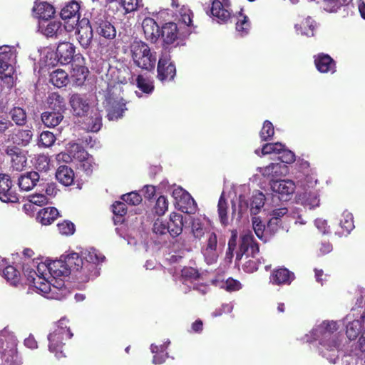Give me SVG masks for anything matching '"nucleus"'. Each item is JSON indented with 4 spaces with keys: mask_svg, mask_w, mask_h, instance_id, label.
Listing matches in <instances>:
<instances>
[{
    "mask_svg": "<svg viewBox=\"0 0 365 365\" xmlns=\"http://www.w3.org/2000/svg\"><path fill=\"white\" fill-rule=\"evenodd\" d=\"M105 257L94 248L83 250L81 255L70 252L59 259L38 262L23 266V272L36 292L48 299L61 300L68 293L63 278L73 272L79 282H86L99 275L98 264Z\"/></svg>",
    "mask_w": 365,
    "mask_h": 365,
    "instance_id": "1",
    "label": "nucleus"
},
{
    "mask_svg": "<svg viewBox=\"0 0 365 365\" xmlns=\"http://www.w3.org/2000/svg\"><path fill=\"white\" fill-rule=\"evenodd\" d=\"M340 324L336 321H324L307 335V341L318 342L317 351L329 362L336 364L341 349V336L337 332Z\"/></svg>",
    "mask_w": 365,
    "mask_h": 365,
    "instance_id": "2",
    "label": "nucleus"
},
{
    "mask_svg": "<svg viewBox=\"0 0 365 365\" xmlns=\"http://www.w3.org/2000/svg\"><path fill=\"white\" fill-rule=\"evenodd\" d=\"M259 252L258 245L255 242L254 237L250 231L245 232L241 236V241L239 250L236 253V264L245 256L246 260L242 265L245 272L252 273L257 270L258 263L254 259L256 255Z\"/></svg>",
    "mask_w": 365,
    "mask_h": 365,
    "instance_id": "3",
    "label": "nucleus"
},
{
    "mask_svg": "<svg viewBox=\"0 0 365 365\" xmlns=\"http://www.w3.org/2000/svg\"><path fill=\"white\" fill-rule=\"evenodd\" d=\"M72 336L73 333L70 329L68 319L66 317L61 318L48 334L49 351L53 353L58 359L64 357L63 347Z\"/></svg>",
    "mask_w": 365,
    "mask_h": 365,
    "instance_id": "4",
    "label": "nucleus"
},
{
    "mask_svg": "<svg viewBox=\"0 0 365 365\" xmlns=\"http://www.w3.org/2000/svg\"><path fill=\"white\" fill-rule=\"evenodd\" d=\"M16 57L14 47L7 45L0 46V93L5 89L9 90L14 86Z\"/></svg>",
    "mask_w": 365,
    "mask_h": 365,
    "instance_id": "5",
    "label": "nucleus"
},
{
    "mask_svg": "<svg viewBox=\"0 0 365 365\" xmlns=\"http://www.w3.org/2000/svg\"><path fill=\"white\" fill-rule=\"evenodd\" d=\"M132 59L138 67L150 71L155 68L157 55L154 50L141 40L135 39L130 46Z\"/></svg>",
    "mask_w": 365,
    "mask_h": 365,
    "instance_id": "6",
    "label": "nucleus"
},
{
    "mask_svg": "<svg viewBox=\"0 0 365 365\" xmlns=\"http://www.w3.org/2000/svg\"><path fill=\"white\" fill-rule=\"evenodd\" d=\"M304 192L297 195V202L304 207L309 210L318 207L320 205V199L318 190L314 187L318 180L314 174L307 175L303 179L297 181Z\"/></svg>",
    "mask_w": 365,
    "mask_h": 365,
    "instance_id": "7",
    "label": "nucleus"
},
{
    "mask_svg": "<svg viewBox=\"0 0 365 365\" xmlns=\"http://www.w3.org/2000/svg\"><path fill=\"white\" fill-rule=\"evenodd\" d=\"M0 365H21L16 339L13 336L6 339L2 333L0 334Z\"/></svg>",
    "mask_w": 365,
    "mask_h": 365,
    "instance_id": "8",
    "label": "nucleus"
},
{
    "mask_svg": "<svg viewBox=\"0 0 365 365\" xmlns=\"http://www.w3.org/2000/svg\"><path fill=\"white\" fill-rule=\"evenodd\" d=\"M365 319V310L363 308L352 309L344 319L346 326V334L349 339H355L361 333Z\"/></svg>",
    "mask_w": 365,
    "mask_h": 365,
    "instance_id": "9",
    "label": "nucleus"
},
{
    "mask_svg": "<svg viewBox=\"0 0 365 365\" xmlns=\"http://www.w3.org/2000/svg\"><path fill=\"white\" fill-rule=\"evenodd\" d=\"M182 284L192 287L201 294H205L209 291V285L204 282L202 276L193 267H184L181 271Z\"/></svg>",
    "mask_w": 365,
    "mask_h": 365,
    "instance_id": "10",
    "label": "nucleus"
},
{
    "mask_svg": "<svg viewBox=\"0 0 365 365\" xmlns=\"http://www.w3.org/2000/svg\"><path fill=\"white\" fill-rule=\"evenodd\" d=\"M63 26L60 21H42L39 23L38 31L47 37H55L56 38H63L66 36L67 31L73 29V24L68 22Z\"/></svg>",
    "mask_w": 365,
    "mask_h": 365,
    "instance_id": "11",
    "label": "nucleus"
},
{
    "mask_svg": "<svg viewBox=\"0 0 365 365\" xmlns=\"http://www.w3.org/2000/svg\"><path fill=\"white\" fill-rule=\"evenodd\" d=\"M265 201L264 195L260 191H255L253 192L251 202L250 205V210L252 215L258 214L261 209L263 207ZM249 205L245 200V197L240 194L239 196V205H238V217H242V215L247 211Z\"/></svg>",
    "mask_w": 365,
    "mask_h": 365,
    "instance_id": "12",
    "label": "nucleus"
},
{
    "mask_svg": "<svg viewBox=\"0 0 365 365\" xmlns=\"http://www.w3.org/2000/svg\"><path fill=\"white\" fill-rule=\"evenodd\" d=\"M158 76L159 81L164 83L172 81L175 74V66L171 62L170 55L168 52L162 53L158 63Z\"/></svg>",
    "mask_w": 365,
    "mask_h": 365,
    "instance_id": "13",
    "label": "nucleus"
},
{
    "mask_svg": "<svg viewBox=\"0 0 365 365\" xmlns=\"http://www.w3.org/2000/svg\"><path fill=\"white\" fill-rule=\"evenodd\" d=\"M93 30L96 34L106 39L112 40L116 36V29L113 24L105 16H99L93 19Z\"/></svg>",
    "mask_w": 365,
    "mask_h": 365,
    "instance_id": "14",
    "label": "nucleus"
},
{
    "mask_svg": "<svg viewBox=\"0 0 365 365\" xmlns=\"http://www.w3.org/2000/svg\"><path fill=\"white\" fill-rule=\"evenodd\" d=\"M270 186L272 190L284 201L290 200L296 190L295 182L289 179L270 180Z\"/></svg>",
    "mask_w": 365,
    "mask_h": 365,
    "instance_id": "15",
    "label": "nucleus"
},
{
    "mask_svg": "<svg viewBox=\"0 0 365 365\" xmlns=\"http://www.w3.org/2000/svg\"><path fill=\"white\" fill-rule=\"evenodd\" d=\"M76 25V34L80 45L88 48L93 40V25H91L87 19H82Z\"/></svg>",
    "mask_w": 365,
    "mask_h": 365,
    "instance_id": "16",
    "label": "nucleus"
},
{
    "mask_svg": "<svg viewBox=\"0 0 365 365\" xmlns=\"http://www.w3.org/2000/svg\"><path fill=\"white\" fill-rule=\"evenodd\" d=\"M107 117L109 120H116L123 116L127 110L125 102L122 98L108 96L106 98Z\"/></svg>",
    "mask_w": 365,
    "mask_h": 365,
    "instance_id": "17",
    "label": "nucleus"
},
{
    "mask_svg": "<svg viewBox=\"0 0 365 365\" xmlns=\"http://www.w3.org/2000/svg\"><path fill=\"white\" fill-rule=\"evenodd\" d=\"M0 200L6 203H15L19 201V197L12 188L10 178L6 174L0 175Z\"/></svg>",
    "mask_w": 365,
    "mask_h": 365,
    "instance_id": "18",
    "label": "nucleus"
},
{
    "mask_svg": "<svg viewBox=\"0 0 365 365\" xmlns=\"http://www.w3.org/2000/svg\"><path fill=\"white\" fill-rule=\"evenodd\" d=\"M257 170L264 178L275 180V178L285 176L289 173V168L281 163H272L265 167L257 168Z\"/></svg>",
    "mask_w": 365,
    "mask_h": 365,
    "instance_id": "19",
    "label": "nucleus"
},
{
    "mask_svg": "<svg viewBox=\"0 0 365 365\" xmlns=\"http://www.w3.org/2000/svg\"><path fill=\"white\" fill-rule=\"evenodd\" d=\"M294 272L282 267L272 272L269 277V283L273 285H289L294 280Z\"/></svg>",
    "mask_w": 365,
    "mask_h": 365,
    "instance_id": "20",
    "label": "nucleus"
},
{
    "mask_svg": "<svg viewBox=\"0 0 365 365\" xmlns=\"http://www.w3.org/2000/svg\"><path fill=\"white\" fill-rule=\"evenodd\" d=\"M74 53L75 46L71 43L63 41L58 45L56 56L60 63L66 65L72 61Z\"/></svg>",
    "mask_w": 365,
    "mask_h": 365,
    "instance_id": "21",
    "label": "nucleus"
},
{
    "mask_svg": "<svg viewBox=\"0 0 365 365\" xmlns=\"http://www.w3.org/2000/svg\"><path fill=\"white\" fill-rule=\"evenodd\" d=\"M6 153L11 158V167L17 171L22 170L26 165V158L21 150L15 146L7 147Z\"/></svg>",
    "mask_w": 365,
    "mask_h": 365,
    "instance_id": "22",
    "label": "nucleus"
},
{
    "mask_svg": "<svg viewBox=\"0 0 365 365\" xmlns=\"http://www.w3.org/2000/svg\"><path fill=\"white\" fill-rule=\"evenodd\" d=\"M314 63L321 73H334L336 71V63L332 58L324 53H319L314 56Z\"/></svg>",
    "mask_w": 365,
    "mask_h": 365,
    "instance_id": "23",
    "label": "nucleus"
},
{
    "mask_svg": "<svg viewBox=\"0 0 365 365\" xmlns=\"http://www.w3.org/2000/svg\"><path fill=\"white\" fill-rule=\"evenodd\" d=\"M70 104L73 114L78 116H83L89 109L88 99L85 96L77 93L71 95Z\"/></svg>",
    "mask_w": 365,
    "mask_h": 365,
    "instance_id": "24",
    "label": "nucleus"
},
{
    "mask_svg": "<svg viewBox=\"0 0 365 365\" xmlns=\"http://www.w3.org/2000/svg\"><path fill=\"white\" fill-rule=\"evenodd\" d=\"M142 27L145 36L148 40L155 42L160 37V27L153 19L145 18L142 22Z\"/></svg>",
    "mask_w": 365,
    "mask_h": 365,
    "instance_id": "25",
    "label": "nucleus"
},
{
    "mask_svg": "<svg viewBox=\"0 0 365 365\" xmlns=\"http://www.w3.org/2000/svg\"><path fill=\"white\" fill-rule=\"evenodd\" d=\"M183 217L181 214L172 212L169 217V221L167 222L168 233L173 237L179 236L183 230Z\"/></svg>",
    "mask_w": 365,
    "mask_h": 365,
    "instance_id": "26",
    "label": "nucleus"
},
{
    "mask_svg": "<svg viewBox=\"0 0 365 365\" xmlns=\"http://www.w3.org/2000/svg\"><path fill=\"white\" fill-rule=\"evenodd\" d=\"M80 5L76 1H71L67 4L61 11V17L63 20H71L73 25L78 23L80 18Z\"/></svg>",
    "mask_w": 365,
    "mask_h": 365,
    "instance_id": "27",
    "label": "nucleus"
},
{
    "mask_svg": "<svg viewBox=\"0 0 365 365\" xmlns=\"http://www.w3.org/2000/svg\"><path fill=\"white\" fill-rule=\"evenodd\" d=\"M33 13L36 18L46 21L53 16L55 10L53 6L47 2H36L33 8Z\"/></svg>",
    "mask_w": 365,
    "mask_h": 365,
    "instance_id": "28",
    "label": "nucleus"
},
{
    "mask_svg": "<svg viewBox=\"0 0 365 365\" xmlns=\"http://www.w3.org/2000/svg\"><path fill=\"white\" fill-rule=\"evenodd\" d=\"M339 226L342 231L335 232L339 237L347 236L354 230V217L350 212L344 210L341 213L339 219Z\"/></svg>",
    "mask_w": 365,
    "mask_h": 365,
    "instance_id": "29",
    "label": "nucleus"
},
{
    "mask_svg": "<svg viewBox=\"0 0 365 365\" xmlns=\"http://www.w3.org/2000/svg\"><path fill=\"white\" fill-rule=\"evenodd\" d=\"M170 344V341L168 339L160 346L154 344L150 345V351L153 354V363L154 364H161L168 358V354L166 352V349Z\"/></svg>",
    "mask_w": 365,
    "mask_h": 365,
    "instance_id": "30",
    "label": "nucleus"
},
{
    "mask_svg": "<svg viewBox=\"0 0 365 365\" xmlns=\"http://www.w3.org/2000/svg\"><path fill=\"white\" fill-rule=\"evenodd\" d=\"M211 14L219 23H226L231 16V11L223 7L220 0H215L212 4Z\"/></svg>",
    "mask_w": 365,
    "mask_h": 365,
    "instance_id": "31",
    "label": "nucleus"
},
{
    "mask_svg": "<svg viewBox=\"0 0 365 365\" xmlns=\"http://www.w3.org/2000/svg\"><path fill=\"white\" fill-rule=\"evenodd\" d=\"M56 180L64 186L71 185L74 181L75 174L72 168L67 165H61L56 172Z\"/></svg>",
    "mask_w": 365,
    "mask_h": 365,
    "instance_id": "32",
    "label": "nucleus"
},
{
    "mask_svg": "<svg viewBox=\"0 0 365 365\" xmlns=\"http://www.w3.org/2000/svg\"><path fill=\"white\" fill-rule=\"evenodd\" d=\"M160 34L166 44H172L178 37V27L175 23H166L162 27Z\"/></svg>",
    "mask_w": 365,
    "mask_h": 365,
    "instance_id": "33",
    "label": "nucleus"
},
{
    "mask_svg": "<svg viewBox=\"0 0 365 365\" xmlns=\"http://www.w3.org/2000/svg\"><path fill=\"white\" fill-rule=\"evenodd\" d=\"M39 180V175L36 172H29L21 175L18 180V184L21 190H31Z\"/></svg>",
    "mask_w": 365,
    "mask_h": 365,
    "instance_id": "34",
    "label": "nucleus"
},
{
    "mask_svg": "<svg viewBox=\"0 0 365 365\" xmlns=\"http://www.w3.org/2000/svg\"><path fill=\"white\" fill-rule=\"evenodd\" d=\"M228 210V200L225 197V192H222L217 203V213L220 223L223 226H227L229 224Z\"/></svg>",
    "mask_w": 365,
    "mask_h": 365,
    "instance_id": "35",
    "label": "nucleus"
},
{
    "mask_svg": "<svg viewBox=\"0 0 365 365\" xmlns=\"http://www.w3.org/2000/svg\"><path fill=\"white\" fill-rule=\"evenodd\" d=\"M294 29L297 34L306 36H313L315 29L314 21L309 16L303 19L300 24H296Z\"/></svg>",
    "mask_w": 365,
    "mask_h": 365,
    "instance_id": "36",
    "label": "nucleus"
},
{
    "mask_svg": "<svg viewBox=\"0 0 365 365\" xmlns=\"http://www.w3.org/2000/svg\"><path fill=\"white\" fill-rule=\"evenodd\" d=\"M235 29L238 35L245 36L247 35L251 29V24L248 16L245 15L241 10L236 16Z\"/></svg>",
    "mask_w": 365,
    "mask_h": 365,
    "instance_id": "37",
    "label": "nucleus"
},
{
    "mask_svg": "<svg viewBox=\"0 0 365 365\" xmlns=\"http://www.w3.org/2000/svg\"><path fill=\"white\" fill-rule=\"evenodd\" d=\"M62 113L58 111H46L41 114V120L45 126L54 128L63 120Z\"/></svg>",
    "mask_w": 365,
    "mask_h": 365,
    "instance_id": "38",
    "label": "nucleus"
},
{
    "mask_svg": "<svg viewBox=\"0 0 365 365\" xmlns=\"http://www.w3.org/2000/svg\"><path fill=\"white\" fill-rule=\"evenodd\" d=\"M58 216V211L53 207H46L38 213V219L43 225L51 224Z\"/></svg>",
    "mask_w": 365,
    "mask_h": 365,
    "instance_id": "39",
    "label": "nucleus"
},
{
    "mask_svg": "<svg viewBox=\"0 0 365 365\" xmlns=\"http://www.w3.org/2000/svg\"><path fill=\"white\" fill-rule=\"evenodd\" d=\"M49 108L54 111L62 113L66 109V101L58 93H52L48 97Z\"/></svg>",
    "mask_w": 365,
    "mask_h": 365,
    "instance_id": "40",
    "label": "nucleus"
},
{
    "mask_svg": "<svg viewBox=\"0 0 365 365\" xmlns=\"http://www.w3.org/2000/svg\"><path fill=\"white\" fill-rule=\"evenodd\" d=\"M102 125L101 117L98 112L93 113L91 117H86L83 120V128L91 132L98 131Z\"/></svg>",
    "mask_w": 365,
    "mask_h": 365,
    "instance_id": "41",
    "label": "nucleus"
},
{
    "mask_svg": "<svg viewBox=\"0 0 365 365\" xmlns=\"http://www.w3.org/2000/svg\"><path fill=\"white\" fill-rule=\"evenodd\" d=\"M50 81L53 86L61 88L68 83V76L65 71L56 69L51 73Z\"/></svg>",
    "mask_w": 365,
    "mask_h": 365,
    "instance_id": "42",
    "label": "nucleus"
},
{
    "mask_svg": "<svg viewBox=\"0 0 365 365\" xmlns=\"http://www.w3.org/2000/svg\"><path fill=\"white\" fill-rule=\"evenodd\" d=\"M191 232L194 238L200 240L205 234L211 232L209 228L201 221L200 219H193L191 224Z\"/></svg>",
    "mask_w": 365,
    "mask_h": 365,
    "instance_id": "43",
    "label": "nucleus"
},
{
    "mask_svg": "<svg viewBox=\"0 0 365 365\" xmlns=\"http://www.w3.org/2000/svg\"><path fill=\"white\" fill-rule=\"evenodd\" d=\"M173 250L175 252V255H173L170 258V262H176L178 259H181L185 252L189 251V248L185 240L180 238L177 240L173 244L172 247Z\"/></svg>",
    "mask_w": 365,
    "mask_h": 365,
    "instance_id": "44",
    "label": "nucleus"
},
{
    "mask_svg": "<svg viewBox=\"0 0 365 365\" xmlns=\"http://www.w3.org/2000/svg\"><path fill=\"white\" fill-rule=\"evenodd\" d=\"M32 137L33 133L31 130H19L13 137V141L18 145L26 146L31 142Z\"/></svg>",
    "mask_w": 365,
    "mask_h": 365,
    "instance_id": "45",
    "label": "nucleus"
},
{
    "mask_svg": "<svg viewBox=\"0 0 365 365\" xmlns=\"http://www.w3.org/2000/svg\"><path fill=\"white\" fill-rule=\"evenodd\" d=\"M283 149V145L280 143H266L261 149H256L255 153L259 157L269 154H278Z\"/></svg>",
    "mask_w": 365,
    "mask_h": 365,
    "instance_id": "46",
    "label": "nucleus"
},
{
    "mask_svg": "<svg viewBox=\"0 0 365 365\" xmlns=\"http://www.w3.org/2000/svg\"><path fill=\"white\" fill-rule=\"evenodd\" d=\"M66 151L69 153L73 159L83 160L87 156V152L78 143H70L66 147Z\"/></svg>",
    "mask_w": 365,
    "mask_h": 365,
    "instance_id": "47",
    "label": "nucleus"
},
{
    "mask_svg": "<svg viewBox=\"0 0 365 365\" xmlns=\"http://www.w3.org/2000/svg\"><path fill=\"white\" fill-rule=\"evenodd\" d=\"M3 277L11 285L16 286L20 281V273L14 266H7L3 270Z\"/></svg>",
    "mask_w": 365,
    "mask_h": 365,
    "instance_id": "48",
    "label": "nucleus"
},
{
    "mask_svg": "<svg viewBox=\"0 0 365 365\" xmlns=\"http://www.w3.org/2000/svg\"><path fill=\"white\" fill-rule=\"evenodd\" d=\"M252 227L256 235L259 240L264 242L269 240V236H267L265 232L266 227L258 217H252Z\"/></svg>",
    "mask_w": 365,
    "mask_h": 365,
    "instance_id": "49",
    "label": "nucleus"
},
{
    "mask_svg": "<svg viewBox=\"0 0 365 365\" xmlns=\"http://www.w3.org/2000/svg\"><path fill=\"white\" fill-rule=\"evenodd\" d=\"M10 117L18 125H23L26 121V111L20 107H14L10 110Z\"/></svg>",
    "mask_w": 365,
    "mask_h": 365,
    "instance_id": "50",
    "label": "nucleus"
},
{
    "mask_svg": "<svg viewBox=\"0 0 365 365\" xmlns=\"http://www.w3.org/2000/svg\"><path fill=\"white\" fill-rule=\"evenodd\" d=\"M274 134V128L269 120H264L262 128L259 132V137L262 140L267 141L271 140Z\"/></svg>",
    "mask_w": 365,
    "mask_h": 365,
    "instance_id": "51",
    "label": "nucleus"
},
{
    "mask_svg": "<svg viewBox=\"0 0 365 365\" xmlns=\"http://www.w3.org/2000/svg\"><path fill=\"white\" fill-rule=\"evenodd\" d=\"M138 87L145 93H150L153 89V82L148 78L139 75L136 79Z\"/></svg>",
    "mask_w": 365,
    "mask_h": 365,
    "instance_id": "52",
    "label": "nucleus"
},
{
    "mask_svg": "<svg viewBox=\"0 0 365 365\" xmlns=\"http://www.w3.org/2000/svg\"><path fill=\"white\" fill-rule=\"evenodd\" d=\"M56 141V137L50 131H43L41 133L38 140V144L44 148H49L53 145Z\"/></svg>",
    "mask_w": 365,
    "mask_h": 365,
    "instance_id": "53",
    "label": "nucleus"
},
{
    "mask_svg": "<svg viewBox=\"0 0 365 365\" xmlns=\"http://www.w3.org/2000/svg\"><path fill=\"white\" fill-rule=\"evenodd\" d=\"M277 155H279L278 159L281 161V163H282V164L284 165L291 164L296 160L294 153L292 151L286 149L284 145L283 149L280 150Z\"/></svg>",
    "mask_w": 365,
    "mask_h": 365,
    "instance_id": "54",
    "label": "nucleus"
},
{
    "mask_svg": "<svg viewBox=\"0 0 365 365\" xmlns=\"http://www.w3.org/2000/svg\"><path fill=\"white\" fill-rule=\"evenodd\" d=\"M58 230L62 235H71L75 232V225L70 221H63L57 225Z\"/></svg>",
    "mask_w": 365,
    "mask_h": 365,
    "instance_id": "55",
    "label": "nucleus"
},
{
    "mask_svg": "<svg viewBox=\"0 0 365 365\" xmlns=\"http://www.w3.org/2000/svg\"><path fill=\"white\" fill-rule=\"evenodd\" d=\"M351 0H324L325 10L329 12H334L339 8L346 5Z\"/></svg>",
    "mask_w": 365,
    "mask_h": 365,
    "instance_id": "56",
    "label": "nucleus"
},
{
    "mask_svg": "<svg viewBox=\"0 0 365 365\" xmlns=\"http://www.w3.org/2000/svg\"><path fill=\"white\" fill-rule=\"evenodd\" d=\"M168 208V201L165 196H160L154 207L155 212L158 215H163Z\"/></svg>",
    "mask_w": 365,
    "mask_h": 365,
    "instance_id": "57",
    "label": "nucleus"
},
{
    "mask_svg": "<svg viewBox=\"0 0 365 365\" xmlns=\"http://www.w3.org/2000/svg\"><path fill=\"white\" fill-rule=\"evenodd\" d=\"M182 202L186 204V206L185 207L181 205V210L182 212L186 213H192L195 212L197 204L189 193L185 194V197H184Z\"/></svg>",
    "mask_w": 365,
    "mask_h": 365,
    "instance_id": "58",
    "label": "nucleus"
},
{
    "mask_svg": "<svg viewBox=\"0 0 365 365\" xmlns=\"http://www.w3.org/2000/svg\"><path fill=\"white\" fill-rule=\"evenodd\" d=\"M121 4L125 11V13H130L136 11L143 6V0H122Z\"/></svg>",
    "mask_w": 365,
    "mask_h": 365,
    "instance_id": "59",
    "label": "nucleus"
},
{
    "mask_svg": "<svg viewBox=\"0 0 365 365\" xmlns=\"http://www.w3.org/2000/svg\"><path fill=\"white\" fill-rule=\"evenodd\" d=\"M201 252L207 264H212L217 262L219 256L217 250L202 248Z\"/></svg>",
    "mask_w": 365,
    "mask_h": 365,
    "instance_id": "60",
    "label": "nucleus"
},
{
    "mask_svg": "<svg viewBox=\"0 0 365 365\" xmlns=\"http://www.w3.org/2000/svg\"><path fill=\"white\" fill-rule=\"evenodd\" d=\"M122 200L131 205H137L142 201L141 196L136 192H130L121 197Z\"/></svg>",
    "mask_w": 365,
    "mask_h": 365,
    "instance_id": "61",
    "label": "nucleus"
},
{
    "mask_svg": "<svg viewBox=\"0 0 365 365\" xmlns=\"http://www.w3.org/2000/svg\"><path fill=\"white\" fill-rule=\"evenodd\" d=\"M167 225V222H164L160 219L156 220L153 226V233L157 235H167V233H168Z\"/></svg>",
    "mask_w": 365,
    "mask_h": 365,
    "instance_id": "62",
    "label": "nucleus"
},
{
    "mask_svg": "<svg viewBox=\"0 0 365 365\" xmlns=\"http://www.w3.org/2000/svg\"><path fill=\"white\" fill-rule=\"evenodd\" d=\"M49 198L41 193H36L29 197V202L38 206H42L48 203Z\"/></svg>",
    "mask_w": 365,
    "mask_h": 365,
    "instance_id": "63",
    "label": "nucleus"
},
{
    "mask_svg": "<svg viewBox=\"0 0 365 365\" xmlns=\"http://www.w3.org/2000/svg\"><path fill=\"white\" fill-rule=\"evenodd\" d=\"M222 287L228 292H235L242 289V284L238 280L232 278H228L223 283Z\"/></svg>",
    "mask_w": 365,
    "mask_h": 365,
    "instance_id": "64",
    "label": "nucleus"
}]
</instances>
